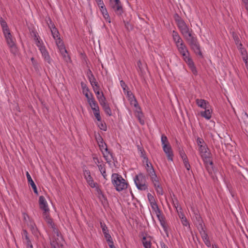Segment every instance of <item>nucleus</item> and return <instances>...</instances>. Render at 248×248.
<instances>
[{"instance_id": "obj_41", "label": "nucleus", "mask_w": 248, "mask_h": 248, "mask_svg": "<svg viewBox=\"0 0 248 248\" xmlns=\"http://www.w3.org/2000/svg\"><path fill=\"white\" fill-rule=\"evenodd\" d=\"M206 151H209V148L206 143L199 146V152L200 153L205 152Z\"/></svg>"}, {"instance_id": "obj_3", "label": "nucleus", "mask_w": 248, "mask_h": 248, "mask_svg": "<svg viewBox=\"0 0 248 248\" xmlns=\"http://www.w3.org/2000/svg\"><path fill=\"white\" fill-rule=\"evenodd\" d=\"M177 47L179 52L183 56L184 61L188 64L193 74L197 75V71L194 63L192 59L189 57V52L184 42L177 45Z\"/></svg>"}, {"instance_id": "obj_64", "label": "nucleus", "mask_w": 248, "mask_h": 248, "mask_svg": "<svg viewBox=\"0 0 248 248\" xmlns=\"http://www.w3.org/2000/svg\"><path fill=\"white\" fill-rule=\"evenodd\" d=\"M157 192L160 195L163 194V190L162 187H157L156 188Z\"/></svg>"}, {"instance_id": "obj_16", "label": "nucleus", "mask_w": 248, "mask_h": 248, "mask_svg": "<svg viewBox=\"0 0 248 248\" xmlns=\"http://www.w3.org/2000/svg\"><path fill=\"white\" fill-rule=\"evenodd\" d=\"M196 103L198 107L204 109H207V108H210V105L209 104V103L204 99H196Z\"/></svg>"}, {"instance_id": "obj_29", "label": "nucleus", "mask_w": 248, "mask_h": 248, "mask_svg": "<svg viewBox=\"0 0 248 248\" xmlns=\"http://www.w3.org/2000/svg\"><path fill=\"white\" fill-rule=\"evenodd\" d=\"M232 37L238 47L239 46H242V44L240 43L239 37L237 34L235 32H232Z\"/></svg>"}, {"instance_id": "obj_42", "label": "nucleus", "mask_w": 248, "mask_h": 248, "mask_svg": "<svg viewBox=\"0 0 248 248\" xmlns=\"http://www.w3.org/2000/svg\"><path fill=\"white\" fill-rule=\"evenodd\" d=\"M173 17L176 24H178L184 20L177 13H175Z\"/></svg>"}, {"instance_id": "obj_57", "label": "nucleus", "mask_w": 248, "mask_h": 248, "mask_svg": "<svg viewBox=\"0 0 248 248\" xmlns=\"http://www.w3.org/2000/svg\"><path fill=\"white\" fill-rule=\"evenodd\" d=\"M107 241L108 242V245H109V247L110 248H113V247H115V246H114L113 242V240H112V238H111L110 239H109L107 240Z\"/></svg>"}, {"instance_id": "obj_54", "label": "nucleus", "mask_w": 248, "mask_h": 248, "mask_svg": "<svg viewBox=\"0 0 248 248\" xmlns=\"http://www.w3.org/2000/svg\"><path fill=\"white\" fill-rule=\"evenodd\" d=\"M99 6L100 7V10H101L102 14H104L105 12V13L107 12V10L103 3V4H101V5H99Z\"/></svg>"}, {"instance_id": "obj_60", "label": "nucleus", "mask_w": 248, "mask_h": 248, "mask_svg": "<svg viewBox=\"0 0 248 248\" xmlns=\"http://www.w3.org/2000/svg\"><path fill=\"white\" fill-rule=\"evenodd\" d=\"M243 60L245 62L246 66L248 71V56H243Z\"/></svg>"}, {"instance_id": "obj_21", "label": "nucleus", "mask_w": 248, "mask_h": 248, "mask_svg": "<svg viewBox=\"0 0 248 248\" xmlns=\"http://www.w3.org/2000/svg\"><path fill=\"white\" fill-rule=\"evenodd\" d=\"M172 37L176 46L184 42L178 33L175 31H172Z\"/></svg>"}, {"instance_id": "obj_31", "label": "nucleus", "mask_w": 248, "mask_h": 248, "mask_svg": "<svg viewBox=\"0 0 248 248\" xmlns=\"http://www.w3.org/2000/svg\"><path fill=\"white\" fill-rule=\"evenodd\" d=\"M93 110V114L94 115V116L95 117L97 120L98 121H101V117L100 115L99 108H97V109H95V108H94Z\"/></svg>"}, {"instance_id": "obj_25", "label": "nucleus", "mask_w": 248, "mask_h": 248, "mask_svg": "<svg viewBox=\"0 0 248 248\" xmlns=\"http://www.w3.org/2000/svg\"><path fill=\"white\" fill-rule=\"evenodd\" d=\"M142 242L145 248H151V242L150 238H147L144 236L142 238Z\"/></svg>"}, {"instance_id": "obj_14", "label": "nucleus", "mask_w": 248, "mask_h": 248, "mask_svg": "<svg viewBox=\"0 0 248 248\" xmlns=\"http://www.w3.org/2000/svg\"><path fill=\"white\" fill-rule=\"evenodd\" d=\"M39 202L40 208L44 211L43 214L48 213L49 210L48 208L47 202L45 198L43 196L39 197Z\"/></svg>"}, {"instance_id": "obj_33", "label": "nucleus", "mask_w": 248, "mask_h": 248, "mask_svg": "<svg viewBox=\"0 0 248 248\" xmlns=\"http://www.w3.org/2000/svg\"><path fill=\"white\" fill-rule=\"evenodd\" d=\"M46 23L50 29H52L54 26H55L54 23L49 16L46 17Z\"/></svg>"}, {"instance_id": "obj_2", "label": "nucleus", "mask_w": 248, "mask_h": 248, "mask_svg": "<svg viewBox=\"0 0 248 248\" xmlns=\"http://www.w3.org/2000/svg\"><path fill=\"white\" fill-rule=\"evenodd\" d=\"M191 49L194 53L199 55L200 57L203 58V55L201 50L200 44L196 37L193 35V31L190 29V32L184 36Z\"/></svg>"}, {"instance_id": "obj_40", "label": "nucleus", "mask_w": 248, "mask_h": 248, "mask_svg": "<svg viewBox=\"0 0 248 248\" xmlns=\"http://www.w3.org/2000/svg\"><path fill=\"white\" fill-rule=\"evenodd\" d=\"M161 142L163 146L164 144L170 145L167 137L164 134H162L161 136Z\"/></svg>"}, {"instance_id": "obj_44", "label": "nucleus", "mask_w": 248, "mask_h": 248, "mask_svg": "<svg viewBox=\"0 0 248 248\" xmlns=\"http://www.w3.org/2000/svg\"><path fill=\"white\" fill-rule=\"evenodd\" d=\"M100 122H101V123L100 124H99L98 125L99 128L101 130H102L103 131H107V127L106 123L105 122H101V121Z\"/></svg>"}, {"instance_id": "obj_35", "label": "nucleus", "mask_w": 248, "mask_h": 248, "mask_svg": "<svg viewBox=\"0 0 248 248\" xmlns=\"http://www.w3.org/2000/svg\"><path fill=\"white\" fill-rule=\"evenodd\" d=\"M91 107L92 108V110H93L94 108L97 109V108H99L97 103L95 100L94 98H92V100L91 102H89Z\"/></svg>"}, {"instance_id": "obj_43", "label": "nucleus", "mask_w": 248, "mask_h": 248, "mask_svg": "<svg viewBox=\"0 0 248 248\" xmlns=\"http://www.w3.org/2000/svg\"><path fill=\"white\" fill-rule=\"evenodd\" d=\"M89 92H86V93H83L87 98L88 103L91 102V101L92 100V98H94L93 94L92 93L89 94Z\"/></svg>"}, {"instance_id": "obj_11", "label": "nucleus", "mask_w": 248, "mask_h": 248, "mask_svg": "<svg viewBox=\"0 0 248 248\" xmlns=\"http://www.w3.org/2000/svg\"><path fill=\"white\" fill-rule=\"evenodd\" d=\"M177 25L183 36H186L187 34L190 32V29L187 26L184 20L177 24Z\"/></svg>"}, {"instance_id": "obj_18", "label": "nucleus", "mask_w": 248, "mask_h": 248, "mask_svg": "<svg viewBox=\"0 0 248 248\" xmlns=\"http://www.w3.org/2000/svg\"><path fill=\"white\" fill-rule=\"evenodd\" d=\"M100 149L102 151L104 157L106 158V159L107 160L106 158L107 156V155L110 154V152L108 151L107 144L103 141L98 144Z\"/></svg>"}, {"instance_id": "obj_58", "label": "nucleus", "mask_w": 248, "mask_h": 248, "mask_svg": "<svg viewBox=\"0 0 248 248\" xmlns=\"http://www.w3.org/2000/svg\"><path fill=\"white\" fill-rule=\"evenodd\" d=\"M103 15L104 17V18L109 22L110 23V16L108 13V12L107 13H105L104 14H103Z\"/></svg>"}, {"instance_id": "obj_5", "label": "nucleus", "mask_w": 248, "mask_h": 248, "mask_svg": "<svg viewBox=\"0 0 248 248\" xmlns=\"http://www.w3.org/2000/svg\"><path fill=\"white\" fill-rule=\"evenodd\" d=\"M150 205L153 210V211L155 213L156 216L160 221V224L163 227L165 232L167 231V224L166 221V219L164 216L161 214V211L158 207V205L156 202H153L150 203Z\"/></svg>"}, {"instance_id": "obj_59", "label": "nucleus", "mask_w": 248, "mask_h": 248, "mask_svg": "<svg viewBox=\"0 0 248 248\" xmlns=\"http://www.w3.org/2000/svg\"><path fill=\"white\" fill-rule=\"evenodd\" d=\"M95 139L98 144L104 141L102 137L99 134L98 136H95Z\"/></svg>"}, {"instance_id": "obj_48", "label": "nucleus", "mask_w": 248, "mask_h": 248, "mask_svg": "<svg viewBox=\"0 0 248 248\" xmlns=\"http://www.w3.org/2000/svg\"><path fill=\"white\" fill-rule=\"evenodd\" d=\"M81 86L82 89L83 93H85L86 92H89V89L87 86L86 84L83 82H81Z\"/></svg>"}, {"instance_id": "obj_47", "label": "nucleus", "mask_w": 248, "mask_h": 248, "mask_svg": "<svg viewBox=\"0 0 248 248\" xmlns=\"http://www.w3.org/2000/svg\"><path fill=\"white\" fill-rule=\"evenodd\" d=\"M147 197L150 204L155 202V200L154 197L151 193H148Z\"/></svg>"}, {"instance_id": "obj_62", "label": "nucleus", "mask_w": 248, "mask_h": 248, "mask_svg": "<svg viewBox=\"0 0 248 248\" xmlns=\"http://www.w3.org/2000/svg\"><path fill=\"white\" fill-rule=\"evenodd\" d=\"M104 111L105 112V113L108 115V116H110L112 115V112H111V110L110 109V108L109 107L107 109H105L104 110Z\"/></svg>"}, {"instance_id": "obj_23", "label": "nucleus", "mask_w": 248, "mask_h": 248, "mask_svg": "<svg viewBox=\"0 0 248 248\" xmlns=\"http://www.w3.org/2000/svg\"><path fill=\"white\" fill-rule=\"evenodd\" d=\"M212 110L210 108H207L205 109L204 111L201 112V115L202 117L205 118L207 120H209L211 118V112Z\"/></svg>"}, {"instance_id": "obj_7", "label": "nucleus", "mask_w": 248, "mask_h": 248, "mask_svg": "<svg viewBox=\"0 0 248 248\" xmlns=\"http://www.w3.org/2000/svg\"><path fill=\"white\" fill-rule=\"evenodd\" d=\"M112 183L114 186H129L128 184L118 173H113L112 175Z\"/></svg>"}, {"instance_id": "obj_52", "label": "nucleus", "mask_w": 248, "mask_h": 248, "mask_svg": "<svg viewBox=\"0 0 248 248\" xmlns=\"http://www.w3.org/2000/svg\"><path fill=\"white\" fill-rule=\"evenodd\" d=\"M197 143L199 147L206 143L202 138L199 137L197 139Z\"/></svg>"}, {"instance_id": "obj_49", "label": "nucleus", "mask_w": 248, "mask_h": 248, "mask_svg": "<svg viewBox=\"0 0 248 248\" xmlns=\"http://www.w3.org/2000/svg\"><path fill=\"white\" fill-rule=\"evenodd\" d=\"M120 83V85H121V87H122L124 91V92H125L128 89V86L125 84L124 81L123 80H121Z\"/></svg>"}, {"instance_id": "obj_37", "label": "nucleus", "mask_w": 248, "mask_h": 248, "mask_svg": "<svg viewBox=\"0 0 248 248\" xmlns=\"http://www.w3.org/2000/svg\"><path fill=\"white\" fill-rule=\"evenodd\" d=\"M98 100L100 105L106 103V99L103 93L102 92L100 96H98Z\"/></svg>"}, {"instance_id": "obj_4", "label": "nucleus", "mask_w": 248, "mask_h": 248, "mask_svg": "<svg viewBox=\"0 0 248 248\" xmlns=\"http://www.w3.org/2000/svg\"><path fill=\"white\" fill-rule=\"evenodd\" d=\"M50 30L52 36L56 40V44L62 55L66 58V61H67V59L69 60H70V57L69 56H67V58H66V54H67V51L65 48L63 42L60 38V33L58 29L55 26H54L52 29H50Z\"/></svg>"}, {"instance_id": "obj_51", "label": "nucleus", "mask_w": 248, "mask_h": 248, "mask_svg": "<svg viewBox=\"0 0 248 248\" xmlns=\"http://www.w3.org/2000/svg\"><path fill=\"white\" fill-rule=\"evenodd\" d=\"M243 178V180H244V182L243 183V185H248V172H246L245 173V175H242V176Z\"/></svg>"}, {"instance_id": "obj_26", "label": "nucleus", "mask_w": 248, "mask_h": 248, "mask_svg": "<svg viewBox=\"0 0 248 248\" xmlns=\"http://www.w3.org/2000/svg\"><path fill=\"white\" fill-rule=\"evenodd\" d=\"M43 217L45 219L46 222L47 223V224H49L51 228H54L55 225L54 223L53 222L52 219L49 216V212L43 214Z\"/></svg>"}, {"instance_id": "obj_24", "label": "nucleus", "mask_w": 248, "mask_h": 248, "mask_svg": "<svg viewBox=\"0 0 248 248\" xmlns=\"http://www.w3.org/2000/svg\"><path fill=\"white\" fill-rule=\"evenodd\" d=\"M174 206H175V207L176 208V209H177V207L178 206V205L177 204V206H176L174 204ZM177 211L178 213V216H179V217L181 219V222H182V224L184 226H187V225L188 224V222H187V219H186V217H185L184 214L182 212H179L178 210H177Z\"/></svg>"}, {"instance_id": "obj_63", "label": "nucleus", "mask_w": 248, "mask_h": 248, "mask_svg": "<svg viewBox=\"0 0 248 248\" xmlns=\"http://www.w3.org/2000/svg\"><path fill=\"white\" fill-rule=\"evenodd\" d=\"M92 87L94 92L99 91L100 90V87L98 84H95V85H93Z\"/></svg>"}, {"instance_id": "obj_56", "label": "nucleus", "mask_w": 248, "mask_h": 248, "mask_svg": "<svg viewBox=\"0 0 248 248\" xmlns=\"http://www.w3.org/2000/svg\"><path fill=\"white\" fill-rule=\"evenodd\" d=\"M242 46H239V48L240 49V52L241 53V54L243 55L244 56H248L247 52L246 50L244 48L241 47Z\"/></svg>"}, {"instance_id": "obj_55", "label": "nucleus", "mask_w": 248, "mask_h": 248, "mask_svg": "<svg viewBox=\"0 0 248 248\" xmlns=\"http://www.w3.org/2000/svg\"><path fill=\"white\" fill-rule=\"evenodd\" d=\"M52 228L53 229V232L54 234L56 235V237L62 236L61 233L60 232L59 230L55 227V226H54V228Z\"/></svg>"}, {"instance_id": "obj_50", "label": "nucleus", "mask_w": 248, "mask_h": 248, "mask_svg": "<svg viewBox=\"0 0 248 248\" xmlns=\"http://www.w3.org/2000/svg\"><path fill=\"white\" fill-rule=\"evenodd\" d=\"M183 161L185 168L187 170H189L191 167L189 163L188 158H186V159L183 160Z\"/></svg>"}, {"instance_id": "obj_15", "label": "nucleus", "mask_w": 248, "mask_h": 248, "mask_svg": "<svg viewBox=\"0 0 248 248\" xmlns=\"http://www.w3.org/2000/svg\"><path fill=\"white\" fill-rule=\"evenodd\" d=\"M63 238L62 236L56 237L54 236L50 242L51 247H55V245L62 247L63 246Z\"/></svg>"}, {"instance_id": "obj_13", "label": "nucleus", "mask_w": 248, "mask_h": 248, "mask_svg": "<svg viewBox=\"0 0 248 248\" xmlns=\"http://www.w3.org/2000/svg\"><path fill=\"white\" fill-rule=\"evenodd\" d=\"M163 149L164 152L167 155V158L168 160L172 161L173 157V152L170 145L164 144L163 146Z\"/></svg>"}, {"instance_id": "obj_61", "label": "nucleus", "mask_w": 248, "mask_h": 248, "mask_svg": "<svg viewBox=\"0 0 248 248\" xmlns=\"http://www.w3.org/2000/svg\"><path fill=\"white\" fill-rule=\"evenodd\" d=\"M124 25H125V28L127 29V30H132V25L129 23V22H125V21H124Z\"/></svg>"}, {"instance_id": "obj_39", "label": "nucleus", "mask_w": 248, "mask_h": 248, "mask_svg": "<svg viewBox=\"0 0 248 248\" xmlns=\"http://www.w3.org/2000/svg\"><path fill=\"white\" fill-rule=\"evenodd\" d=\"M137 117L138 118L140 123L141 124L143 125L144 124V121L143 120L141 119V118L143 116V114L142 112L140 110H137Z\"/></svg>"}, {"instance_id": "obj_22", "label": "nucleus", "mask_w": 248, "mask_h": 248, "mask_svg": "<svg viewBox=\"0 0 248 248\" xmlns=\"http://www.w3.org/2000/svg\"><path fill=\"white\" fill-rule=\"evenodd\" d=\"M34 35V40L36 41V45L39 47L40 50L41 49L45 48V46L43 42V41L39 39V38L37 36L36 32H33Z\"/></svg>"}, {"instance_id": "obj_46", "label": "nucleus", "mask_w": 248, "mask_h": 248, "mask_svg": "<svg viewBox=\"0 0 248 248\" xmlns=\"http://www.w3.org/2000/svg\"><path fill=\"white\" fill-rule=\"evenodd\" d=\"M85 178L87 183L90 186H92V185H93V186H95V184L93 183V179L91 175L90 176H88Z\"/></svg>"}, {"instance_id": "obj_19", "label": "nucleus", "mask_w": 248, "mask_h": 248, "mask_svg": "<svg viewBox=\"0 0 248 248\" xmlns=\"http://www.w3.org/2000/svg\"><path fill=\"white\" fill-rule=\"evenodd\" d=\"M201 231H200V233L201 234L202 237V240H203L205 244L208 247H211V243L209 240L208 236L205 231L203 230V228H202L201 229Z\"/></svg>"}, {"instance_id": "obj_8", "label": "nucleus", "mask_w": 248, "mask_h": 248, "mask_svg": "<svg viewBox=\"0 0 248 248\" xmlns=\"http://www.w3.org/2000/svg\"><path fill=\"white\" fill-rule=\"evenodd\" d=\"M111 7L115 13L118 16H121L124 12L123 6L120 0H109Z\"/></svg>"}, {"instance_id": "obj_36", "label": "nucleus", "mask_w": 248, "mask_h": 248, "mask_svg": "<svg viewBox=\"0 0 248 248\" xmlns=\"http://www.w3.org/2000/svg\"><path fill=\"white\" fill-rule=\"evenodd\" d=\"M31 61L35 70L36 71H39L40 66L37 62L34 59L33 57L31 58Z\"/></svg>"}, {"instance_id": "obj_28", "label": "nucleus", "mask_w": 248, "mask_h": 248, "mask_svg": "<svg viewBox=\"0 0 248 248\" xmlns=\"http://www.w3.org/2000/svg\"><path fill=\"white\" fill-rule=\"evenodd\" d=\"M95 188L96 191L98 194V197L100 201L102 202L107 201L106 198L105 197L101 190L100 189L99 187H95Z\"/></svg>"}, {"instance_id": "obj_34", "label": "nucleus", "mask_w": 248, "mask_h": 248, "mask_svg": "<svg viewBox=\"0 0 248 248\" xmlns=\"http://www.w3.org/2000/svg\"><path fill=\"white\" fill-rule=\"evenodd\" d=\"M88 79L92 86L98 84L93 74H91V76L88 75Z\"/></svg>"}, {"instance_id": "obj_30", "label": "nucleus", "mask_w": 248, "mask_h": 248, "mask_svg": "<svg viewBox=\"0 0 248 248\" xmlns=\"http://www.w3.org/2000/svg\"><path fill=\"white\" fill-rule=\"evenodd\" d=\"M138 149L140 153V156L143 158L144 159L148 160V158L145 155V151L142 146H140V145H137Z\"/></svg>"}, {"instance_id": "obj_45", "label": "nucleus", "mask_w": 248, "mask_h": 248, "mask_svg": "<svg viewBox=\"0 0 248 248\" xmlns=\"http://www.w3.org/2000/svg\"><path fill=\"white\" fill-rule=\"evenodd\" d=\"M179 155L182 160L186 159L187 156L186 155L183 149H181L180 148H179Z\"/></svg>"}, {"instance_id": "obj_9", "label": "nucleus", "mask_w": 248, "mask_h": 248, "mask_svg": "<svg viewBox=\"0 0 248 248\" xmlns=\"http://www.w3.org/2000/svg\"><path fill=\"white\" fill-rule=\"evenodd\" d=\"M239 122L241 124V128L243 132L248 137V115L245 113L241 119H239Z\"/></svg>"}, {"instance_id": "obj_27", "label": "nucleus", "mask_w": 248, "mask_h": 248, "mask_svg": "<svg viewBox=\"0 0 248 248\" xmlns=\"http://www.w3.org/2000/svg\"><path fill=\"white\" fill-rule=\"evenodd\" d=\"M195 220H194L195 223L197 225L199 226L201 229H202V223L203 221L201 217L199 214H196L195 215Z\"/></svg>"}, {"instance_id": "obj_1", "label": "nucleus", "mask_w": 248, "mask_h": 248, "mask_svg": "<svg viewBox=\"0 0 248 248\" xmlns=\"http://www.w3.org/2000/svg\"><path fill=\"white\" fill-rule=\"evenodd\" d=\"M1 27L3 34L7 45L10 49L11 52L16 54L17 52V47L16 44V39L13 35L12 32L6 22L1 17Z\"/></svg>"}, {"instance_id": "obj_17", "label": "nucleus", "mask_w": 248, "mask_h": 248, "mask_svg": "<svg viewBox=\"0 0 248 248\" xmlns=\"http://www.w3.org/2000/svg\"><path fill=\"white\" fill-rule=\"evenodd\" d=\"M42 53V56L44 58V60L49 64H52V60L50 57L48 52L46 50V48H43L40 50Z\"/></svg>"}, {"instance_id": "obj_32", "label": "nucleus", "mask_w": 248, "mask_h": 248, "mask_svg": "<svg viewBox=\"0 0 248 248\" xmlns=\"http://www.w3.org/2000/svg\"><path fill=\"white\" fill-rule=\"evenodd\" d=\"M130 104L133 105L135 108H138L140 110H141V108L139 105L138 102L136 100L135 96H133V98L131 99Z\"/></svg>"}, {"instance_id": "obj_53", "label": "nucleus", "mask_w": 248, "mask_h": 248, "mask_svg": "<svg viewBox=\"0 0 248 248\" xmlns=\"http://www.w3.org/2000/svg\"><path fill=\"white\" fill-rule=\"evenodd\" d=\"M98 167L101 173H106V169L105 168L104 164H100L99 165H98Z\"/></svg>"}, {"instance_id": "obj_12", "label": "nucleus", "mask_w": 248, "mask_h": 248, "mask_svg": "<svg viewBox=\"0 0 248 248\" xmlns=\"http://www.w3.org/2000/svg\"><path fill=\"white\" fill-rule=\"evenodd\" d=\"M148 172L151 177V179L153 182L154 186H159L158 178L155 174L153 166H151V168L148 170Z\"/></svg>"}, {"instance_id": "obj_20", "label": "nucleus", "mask_w": 248, "mask_h": 248, "mask_svg": "<svg viewBox=\"0 0 248 248\" xmlns=\"http://www.w3.org/2000/svg\"><path fill=\"white\" fill-rule=\"evenodd\" d=\"M100 226L102 228V232L104 234V236L106 238V240H108L111 238V235L108 233V229L107 227L105 225V224L102 221L100 222Z\"/></svg>"}, {"instance_id": "obj_38", "label": "nucleus", "mask_w": 248, "mask_h": 248, "mask_svg": "<svg viewBox=\"0 0 248 248\" xmlns=\"http://www.w3.org/2000/svg\"><path fill=\"white\" fill-rule=\"evenodd\" d=\"M26 175L28 182L31 185V186H36L34 182L32 180L31 175H30L28 171L26 172Z\"/></svg>"}, {"instance_id": "obj_10", "label": "nucleus", "mask_w": 248, "mask_h": 248, "mask_svg": "<svg viewBox=\"0 0 248 248\" xmlns=\"http://www.w3.org/2000/svg\"><path fill=\"white\" fill-rule=\"evenodd\" d=\"M134 182L136 186H146L145 184V176L141 173H140L138 175L135 176L134 178Z\"/></svg>"}, {"instance_id": "obj_6", "label": "nucleus", "mask_w": 248, "mask_h": 248, "mask_svg": "<svg viewBox=\"0 0 248 248\" xmlns=\"http://www.w3.org/2000/svg\"><path fill=\"white\" fill-rule=\"evenodd\" d=\"M201 156L203 160L204 163L208 171H212L213 169V162L212 159V155L208 151L200 153Z\"/></svg>"}]
</instances>
